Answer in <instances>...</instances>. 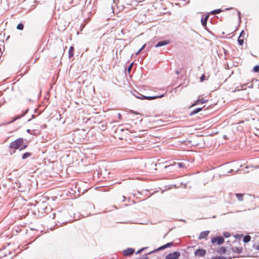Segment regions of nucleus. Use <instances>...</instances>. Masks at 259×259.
<instances>
[{"instance_id": "obj_7", "label": "nucleus", "mask_w": 259, "mask_h": 259, "mask_svg": "<svg viewBox=\"0 0 259 259\" xmlns=\"http://www.w3.org/2000/svg\"><path fill=\"white\" fill-rule=\"evenodd\" d=\"M163 96H164L163 94L160 95H159V96H142V97H139V98L141 99H147V100H153V99H155L159 98H162Z\"/></svg>"}, {"instance_id": "obj_19", "label": "nucleus", "mask_w": 259, "mask_h": 259, "mask_svg": "<svg viewBox=\"0 0 259 259\" xmlns=\"http://www.w3.org/2000/svg\"><path fill=\"white\" fill-rule=\"evenodd\" d=\"M200 104L205 103L208 101V100L205 99L203 98L198 99Z\"/></svg>"}, {"instance_id": "obj_24", "label": "nucleus", "mask_w": 259, "mask_h": 259, "mask_svg": "<svg viewBox=\"0 0 259 259\" xmlns=\"http://www.w3.org/2000/svg\"><path fill=\"white\" fill-rule=\"evenodd\" d=\"M145 46H146V44L142 46V47L139 51H138V52L136 53V55H138L141 52V51L144 49V48H145Z\"/></svg>"}, {"instance_id": "obj_2", "label": "nucleus", "mask_w": 259, "mask_h": 259, "mask_svg": "<svg viewBox=\"0 0 259 259\" xmlns=\"http://www.w3.org/2000/svg\"><path fill=\"white\" fill-rule=\"evenodd\" d=\"M246 33L242 30L238 38V42L240 46H243L244 43V40H246Z\"/></svg>"}, {"instance_id": "obj_32", "label": "nucleus", "mask_w": 259, "mask_h": 259, "mask_svg": "<svg viewBox=\"0 0 259 259\" xmlns=\"http://www.w3.org/2000/svg\"><path fill=\"white\" fill-rule=\"evenodd\" d=\"M19 118V116L15 117L12 121L10 122V123L13 122L14 121H15V120H16L17 119H18Z\"/></svg>"}, {"instance_id": "obj_16", "label": "nucleus", "mask_w": 259, "mask_h": 259, "mask_svg": "<svg viewBox=\"0 0 259 259\" xmlns=\"http://www.w3.org/2000/svg\"><path fill=\"white\" fill-rule=\"evenodd\" d=\"M202 110V108H198L193 110L190 113V115H194Z\"/></svg>"}, {"instance_id": "obj_13", "label": "nucleus", "mask_w": 259, "mask_h": 259, "mask_svg": "<svg viewBox=\"0 0 259 259\" xmlns=\"http://www.w3.org/2000/svg\"><path fill=\"white\" fill-rule=\"evenodd\" d=\"M74 48L73 46H71L69 50L68 56L69 58H71L74 56Z\"/></svg>"}, {"instance_id": "obj_14", "label": "nucleus", "mask_w": 259, "mask_h": 259, "mask_svg": "<svg viewBox=\"0 0 259 259\" xmlns=\"http://www.w3.org/2000/svg\"><path fill=\"white\" fill-rule=\"evenodd\" d=\"M226 251V248L224 247H221L217 250V252L220 254H224Z\"/></svg>"}, {"instance_id": "obj_4", "label": "nucleus", "mask_w": 259, "mask_h": 259, "mask_svg": "<svg viewBox=\"0 0 259 259\" xmlns=\"http://www.w3.org/2000/svg\"><path fill=\"white\" fill-rule=\"evenodd\" d=\"M180 256V253L178 251H175L168 254L165 256V259H178Z\"/></svg>"}, {"instance_id": "obj_5", "label": "nucleus", "mask_w": 259, "mask_h": 259, "mask_svg": "<svg viewBox=\"0 0 259 259\" xmlns=\"http://www.w3.org/2000/svg\"><path fill=\"white\" fill-rule=\"evenodd\" d=\"M206 253V251L204 249H197L194 254L196 256L198 257L204 256Z\"/></svg>"}, {"instance_id": "obj_8", "label": "nucleus", "mask_w": 259, "mask_h": 259, "mask_svg": "<svg viewBox=\"0 0 259 259\" xmlns=\"http://www.w3.org/2000/svg\"><path fill=\"white\" fill-rule=\"evenodd\" d=\"M209 232H210L209 231L201 232L199 234L198 239L201 240L202 239H206L207 236H208Z\"/></svg>"}, {"instance_id": "obj_22", "label": "nucleus", "mask_w": 259, "mask_h": 259, "mask_svg": "<svg viewBox=\"0 0 259 259\" xmlns=\"http://www.w3.org/2000/svg\"><path fill=\"white\" fill-rule=\"evenodd\" d=\"M253 70L254 72L257 73L259 72V65H256L253 68Z\"/></svg>"}, {"instance_id": "obj_12", "label": "nucleus", "mask_w": 259, "mask_h": 259, "mask_svg": "<svg viewBox=\"0 0 259 259\" xmlns=\"http://www.w3.org/2000/svg\"><path fill=\"white\" fill-rule=\"evenodd\" d=\"M208 18H209V15H207L205 16L204 18L202 17L201 18V23H202V25H203V26L205 27L206 26L207 21Z\"/></svg>"}, {"instance_id": "obj_11", "label": "nucleus", "mask_w": 259, "mask_h": 259, "mask_svg": "<svg viewBox=\"0 0 259 259\" xmlns=\"http://www.w3.org/2000/svg\"><path fill=\"white\" fill-rule=\"evenodd\" d=\"M169 43V41L168 40H163L159 41L157 43V44L155 46L156 48L160 47L163 46L167 45Z\"/></svg>"}, {"instance_id": "obj_1", "label": "nucleus", "mask_w": 259, "mask_h": 259, "mask_svg": "<svg viewBox=\"0 0 259 259\" xmlns=\"http://www.w3.org/2000/svg\"><path fill=\"white\" fill-rule=\"evenodd\" d=\"M24 143V139L23 138H18L13 142H12L9 145V148L14 150L20 149Z\"/></svg>"}, {"instance_id": "obj_18", "label": "nucleus", "mask_w": 259, "mask_h": 259, "mask_svg": "<svg viewBox=\"0 0 259 259\" xmlns=\"http://www.w3.org/2000/svg\"><path fill=\"white\" fill-rule=\"evenodd\" d=\"M251 237L249 235H246L244 237L243 241L245 243H247L250 241Z\"/></svg>"}, {"instance_id": "obj_36", "label": "nucleus", "mask_w": 259, "mask_h": 259, "mask_svg": "<svg viewBox=\"0 0 259 259\" xmlns=\"http://www.w3.org/2000/svg\"><path fill=\"white\" fill-rule=\"evenodd\" d=\"M176 164V162H174V164H171V165H175Z\"/></svg>"}, {"instance_id": "obj_26", "label": "nucleus", "mask_w": 259, "mask_h": 259, "mask_svg": "<svg viewBox=\"0 0 259 259\" xmlns=\"http://www.w3.org/2000/svg\"><path fill=\"white\" fill-rule=\"evenodd\" d=\"M27 147V145H24L23 146H21L20 148L19 149V150H23L25 149V148H26Z\"/></svg>"}, {"instance_id": "obj_35", "label": "nucleus", "mask_w": 259, "mask_h": 259, "mask_svg": "<svg viewBox=\"0 0 259 259\" xmlns=\"http://www.w3.org/2000/svg\"><path fill=\"white\" fill-rule=\"evenodd\" d=\"M224 235H225V237H228V236H227V234H224Z\"/></svg>"}, {"instance_id": "obj_3", "label": "nucleus", "mask_w": 259, "mask_h": 259, "mask_svg": "<svg viewBox=\"0 0 259 259\" xmlns=\"http://www.w3.org/2000/svg\"><path fill=\"white\" fill-rule=\"evenodd\" d=\"M225 239L222 236L213 237L211 239V243L213 244L220 245L224 242Z\"/></svg>"}, {"instance_id": "obj_15", "label": "nucleus", "mask_w": 259, "mask_h": 259, "mask_svg": "<svg viewBox=\"0 0 259 259\" xmlns=\"http://www.w3.org/2000/svg\"><path fill=\"white\" fill-rule=\"evenodd\" d=\"M31 155H32V153L29 152H27L23 154V155H22V158L23 159H25L27 158L28 157H30Z\"/></svg>"}, {"instance_id": "obj_37", "label": "nucleus", "mask_w": 259, "mask_h": 259, "mask_svg": "<svg viewBox=\"0 0 259 259\" xmlns=\"http://www.w3.org/2000/svg\"><path fill=\"white\" fill-rule=\"evenodd\" d=\"M118 115H119V117L121 116V115L120 114H119Z\"/></svg>"}, {"instance_id": "obj_21", "label": "nucleus", "mask_w": 259, "mask_h": 259, "mask_svg": "<svg viewBox=\"0 0 259 259\" xmlns=\"http://www.w3.org/2000/svg\"><path fill=\"white\" fill-rule=\"evenodd\" d=\"M221 10L220 9H217V10H214L213 11H212L211 12V14L212 15H214V14H219L221 12Z\"/></svg>"}, {"instance_id": "obj_33", "label": "nucleus", "mask_w": 259, "mask_h": 259, "mask_svg": "<svg viewBox=\"0 0 259 259\" xmlns=\"http://www.w3.org/2000/svg\"><path fill=\"white\" fill-rule=\"evenodd\" d=\"M137 259H148V258L147 257H145V258H141V257H140L139 258H137Z\"/></svg>"}, {"instance_id": "obj_6", "label": "nucleus", "mask_w": 259, "mask_h": 259, "mask_svg": "<svg viewBox=\"0 0 259 259\" xmlns=\"http://www.w3.org/2000/svg\"><path fill=\"white\" fill-rule=\"evenodd\" d=\"M135 252V250L131 248H128L122 251V253L124 256H128L132 255Z\"/></svg>"}, {"instance_id": "obj_31", "label": "nucleus", "mask_w": 259, "mask_h": 259, "mask_svg": "<svg viewBox=\"0 0 259 259\" xmlns=\"http://www.w3.org/2000/svg\"><path fill=\"white\" fill-rule=\"evenodd\" d=\"M218 259H227V258L224 256H218Z\"/></svg>"}, {"instance_id": "obj_25", "label": "nucleus", "mask_w": 259, "mask_h": 259, "mask_svg": "<svg viewBox=\"0 0 259 259\" xmlns=\"http://www.w3.org/2000/svg\"><path fill=\"white\" fill-rule=\"evenodd\" d=\"M253 248L255 249V250H258L259 251V244H256V245H253Z\"/></svg>"}, {"instance_id": "obj_9", "label": "nucleus", "mask_w": 259, "mask_h": 259, "mask_svg": "<svg viewBox=\"0 0 259 259\" xmlns=\"http://www.w3.org/2000/svg\"><path fill=\"white\" fill-rule=\"evenodd\" d=\"M232 250L234 252H236L237 253H240L242 252L243 249L240 245L237 246H233L232 247Z\"/></svg>"}, {"instance_id": "obj_34", "label": "nucleus", "mask_w": 259, "mask_h": 259, "mask_svg": "<svg viewBox=\"0 0 259 259\" xmlns=\"http://www.w3.org/2000/svg\"><path fill=\"white\" fill-rule=\"evenodd\" d=\"M224 235H225V237H228V236H227V234H224Z\"/></svg>"}, {"instance_id": "obj_17", "label": "nucleus", "mask_w": 259, "mask_h": 259, "mask_svg": "<svg viewBox=\"0 0 259 259\" xmlns=\"http://www.w3.org/2000/svg\"><path fill=\"white\" fill-rule=\"evenodd\" d=\"M236 196L237 198H238V199L239 201H242L243 200V196H244V194H243L237 193V194H236Z\"/></svg>"}, {"instance_id": "obj_20", "label": "nucleus", "mask_w": 259, "mask_h": 259, "mask_svg": "<svg viewBox=\"0 0 259 259\" xmlns=\"http://www.w3.org/2000/svg\"><path fill=\"white\" fill-rule=\"evenodd\" d=\"M17 28L19 30H22L24 29V25L22 23H19L17 26Z\"/></svg>"}, {"instance_id": "obj_27", "label": "nucleus", "mask_w": 259, "mask_h": 259, "mask_svg": "<svg viewBox=\"0 0 259 259\" xmlns=\"http://www.w3.org/2000/svg\"><path fill=\"white\" fill-rule=\"evenodd\" d=\"M146 248V247H144V248H141V249L139 250L138 251H137L136 252V254H139V253H140V252H141L142 251H143L144 250H145Z\"/></svg>"}, {"instance_id": "obj_30", "label": "nucleus", "mask_w": 259, "mask_h": 259, "mask_svg": "<svg viewBox=\"0 0 259 259\" xmlns=\"http://www.w3.org/2000/svg\"><path fill=\"white\" fill-rule=\"evenodd\" d=\"M177 164L180 168L184 167V164L183 163H178Z\"/></svg>"}, {"instance_id": "obj_10", "label": "nucleus", "mask_w": 259, "mask_h": 259, "mask_svg": "<svg viewBox=\"0 0 259 259\" xmlns=\"http://www.w3.org/2000/svg\"><path fill=\"white\" fill-rule=\"evenodd\" d=\"M173 245V243L172 242H169V243H168L163 246H160V247H159L158 248H157L156 250H155V251H157V250H163L165 248H166L167 247H171V246Z\"/></svg>"}, {"instance_id": "obj_28", "label": "nucleus", "mask_w": 259, "mask_h": 259, "mask_svg": "<svg viewBox=\"0 0 259 259\" xmlns=\"http://www.w3.org/2000/svg\"><path fill=\"white\" fill-rule=\"evenodd\" d=\"M205 78V76L204 74H203L201 75V76L200 77V81L202 82L203 81Z\"/></svg>"}, {"instance_id": "obj_23", "label": "nucleus", "mask_w": 259, "mask_h": 259, "mask_svg": "<svg viewBox=\"0 0 259 259\" xmlns=\"http://www.w3.org/2000/svg\"><path fill=\"white\" fill-rule=\"evenodd\" d=\"M200 104V102H199V100H197L191 106V107H193V106H196L198 104Z\"/></svg>"}, {"instance_id": "obj_29", "label": "nucleus", "mask_w": 259, "mask_h": 259, "mask_svg": "<svg viewBox=\"0 0 259 259\" xmlns=\"http://www.w3.org/2000/svg\"><path fill=\"white\" fill-rule=\"evenodd\" d=\"M133 67V63H131L128 67V72H130Z\"/></svg>"}]
</instances>
